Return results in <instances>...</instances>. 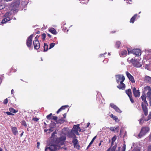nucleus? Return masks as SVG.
Segmentation results:
<instances>
[{
  "instance_id": "20",
  "label": "nucleus",
  "mask_w": 151,
  "mask_h": 151,
  "mask_svg": "<svg viewBox=\"0 0 151 151\" xmlns=\"http://www.w3.org/2000/svg\"><path fill=\"white\" fill-rule=\"evenodd\" d=\"M147 97L149 99V103L150 106H151V92H147Z\"/></svg>"
},
{
  "instance_id": "10",
  "label": "nucleus",
  "mask_w": 151,
  "mask_h": 151,
  "mask_svg": "<svg viewBox=\"0 0 151 151\" xmlns=\"http://www.w3.org/2000/svg\"><path fill=\"white\" fill-rule=\"evenodd\" d=\"M79 124L74 125L72 129V132H74L78 131L81 132V130L80 127H79Z\"/></svg>"
},
{
  "instance_id": "17",
  "label": "nucleus",
  "mask_w": 151,
  "mask_h": 151,
  "mask_svg": "<svg viewBox=\"0 0 151 151\" xmlns=\"http://www.w3.org/2000/svg\"><path fill=\"white\" fill-rule=\"evenodd\" d=\"M141 98L142 99V100L143 101V102L144 103L147 104V101L146 100V95L145 93H143L141 97Z\"/></svg>"
},
{
  "instance_id": "25",
  "label": "nucleus",
  "mask_w": 151,
  "mask_h": 151,
  "mask_svg": "<svg viewBox=\"0 0 151 151\" xmlns=\"http://www.w3.org/2000/svg\"><path fill=\"white\" fill-rule=\"evenodd\" d=\"M125 91L126 93L128 96H132V92L130 89H129L127 90H126Z\"/></svg>"
},
{
  "instance_id": "59",
  "label": "nucleus",
  "mask_w": 151,
  "mask_h": 151,
  "mask_svg": "<svg viewBox=\"0 0 151 151\" xmlns=\"http://www.w3.org/2000/svg\"><path fill=\"white\" fill-rule=\"evenodd\" d=\"M63 108V107H61L58 110L60 112V111L62 110V108Z\"/></svg>"
},
{
  "instance_id": "5",
  "label": "nucleus",
  "mask_w": 151,
  "mask_h": 151,
  "mask_svg": "<svg viewBox=\"0 0 151 151\" xmlns=\"http://www.w3.org/2000/svg\"><path fill=\"white\" fill-rule=\"evenodd\" d=\"M131 62L133 65L137 68H139L142 66V65L139 62V59L138 60H131Z\"/></svg>"
},
{
  "instance_id": "57",
  "label": "nucleus",
  "mask_w": 151,
  "mask_h": 151,
  "mask_svg": "<svg viewBox=\"0 0 151 151\" xmlns=\"http://www.w3.org/2000/svg\"><path fill=\"white\" fill-rule=\"evenodd\" d=\"M118 127H117L115 129H114L115 131H116V132H118Z\"/></svg>"
},
{
  "instance_id": "42",
  "label": "nucleus",
  "mask_w": 151,
  "mask_h": 151,
  "mask_svg": "<svg viewBox=\"0 0 151 151\" xmlns=\"http://www.w3.org/2000/svg\"><path fill=\"white\" fill-rule=\"evenodd\" d=\"M151 119V111L147 119H145V121H148Z\"/></svg>"
},
{
  "instance_id": "27",
  "label": "nucleus",
  "mask_w": 151,
  "mask_h": 151,
  "mask_svg": "<svg viewBox=\"0 0 151 151\" xmlns=\"http://www.w3.org/2000/svg\"><path fill=\"white\" fill-rule=\"evenodd\" d=\"M68 134V136L69 137H72L74 135V132H72V130L70 132H69Z\"/></svg>"
},
{
  "instance_id": "44",
  "label": "nucleus",
  "mask_w": 151,
  "mask_h": 151,
  "mask_svg": "<svg viewBox=\"0 0 151 151\" xmlns=\"http://www.w3.org/2000/svg\"><path fill=\"white\" fill-rule=\"evenodd\" d=\"M129 97L130 99V100L131 101V102L132 103H133L134 102V101L133 100V99H132V96H131Z\"/></svg>"
},
{
  "instance_id": "34",
  "label": "nucleus",
  "mask_w": 151,
  "mask_h": 151,
  "mask_svg": "<svg viewBox=\"0 0 151 151\" xmlns=\"http://www.w3.org/2000/svg\"><path fill=\"white\" fill-rule=\"evenodd\" d=\"M52 113L50 114L47 116V118L49 120L51 119L52 118Z\"/></svg>"
},
{
  "instance_id": "9",
  "label": "nucleus",
  "mask_w": 151,
  "mask_h": 151,
  "mask_svg": "<svg viewBox=\"0 0 151 151\" xmlns=\"http://www.w3.org/2000/svg\"><path fill=\"white\" fill-rule=\"evenodd\" d=\"M133 93L135 97H139L140 95V92L139 90H137L135 87H134L133 89Z\"/></svg>"
},
{
  "instance_id": "58",
  "label": "nucleus",
  "mask_w": 151,
  "mask_h": 151,
  "mask_svg": "<svg viewBox=\"0 0 151 151\" xmlns=\"http://www.w3.org/2000/svg\"><path fill=\"white\" fill-rule=\"evenodd\" d=\"M123 149L122 150V151H125V146L124 145L123 146Z\"/></svg>"
},
{
  "instance_id": "48",
  "label": "nucleus",
  "mask_w": 151,
  "mask_h": 151,
  "mask_svg": "<svg viewBox=\"0 0 151 151\" xmlns=\"http://www.w3.org/2000/svg\"><path fill=\"white\" fill-rule=\"evenodd\" d=\"M6 113L7 115H14L11 112H9V111L6 112Z\"/></svg>"
},
{
  "instance_id": "63",
  "label": "nucleus",
  "mask_w": 151,
  "mask_h": 151,
  "mask_svg": "<svg viewBox=\"0 0 151 151\" xmlns=\"http://www.w3.org/2000/svg\"><path fill=\"white\" fill-rule=\"evenodd\" d=\"M63 116H64V118H65L66 116V114L65 113L63 114Z\"/></svg>"
},
{
  "instance_id": "46",
  "label": "nucleus",
  "mask_w": 151,
  "mask_h": 151,
  "mask_svg": "<svg viewBox=\"0 0 151 151\" xmlns=\"http://www.w3.org/2000/svg\"><path fill=\"white\" fill-rule=\"evenodd\" d=\"M146 52L147 53H148L149 55H151V49L147 50Z\"/></svg>"
},
{
  "instance_id": "13",
  "label": "nucleus",
  "mask_w": 151,
  "mask_h": 151,
  "mask_svg": "<svg viewBox=\"0 0 151 151\" xmlns=\"http://www.w3.org/2000/svg\"><path fill=\"white\" fill-rule=\"evenodd\" d=\"M126 74L128 78L132 83H133L135 82V81L133 76H132L128 72L126 71Z\"/></svg>"
},
{
  "instance_id": "32",
  "label": "nucleus",
  "mask_w": 151,
  "mask_h": 151,
  "mask_svg": "<svg viewBox=\"0 0 151 151\" xmlns=\"http://www.w3.org/2000/svg\"><path fill=\"white\" fill-rule=\"evenodd\" d=\"M9 111H10V112H12L14 113H16L17 112V111H16L13 108H9Z\"/></svg>"
},
{
  "instance_id": "43",
  "label": "nucleus",
  "mask_w": 151,
  "mask_h": 151,
  "mask_svg": "<svg viewBox=\"0 0 151 151\" xmlns=\"http://www.w3.org/2000/svg\"><path fill=\"white\" fill-rule=\"evenodd\" d=\"M42 39L43 40H44L46 37V34L45 33H43L42 35Z\"/></svg>"
},
{
  "instance_id": "19",
  "label": "nucleus",
  "mask_w": 151,
  "mask_h": 151,
  "mask_svg": "<svg viewBox=\"0 0 151 151\" xmlns=\"http://www.w3.org/2000/svg\"><path fill=\"white\" fill-rule=\"evenodd\" d=\"M10 19L9 17H4V19L2 20L1 22V23L2 24H5L7 22L9 21L10 20Z\"/></svg>"
},
{
  "instance_id": "50",
  "label": "nucleus",
  "mask_w": 151,
  "mask_h": 151,
  "mask_svg": "<svg viewBox=\"0 0 151 151\" xmlns=\"http://www.w3.org/2000/svg\"><path fill=\"white\" fill-rule=\"evenodd\" d=\"M40 143L39 142H37V147L38 148H39V146L40 145Z\"/></svg>"
},
{
  "instance_id": "37",
  "label": "nucleus",
  "mask_w": 151,
  "mask_h": 151,
  "mask_svg": "<svg viewBox=\"0 0 151 151\" xmlns=\"http://www.w3.org/2000/svg\"><path fill=\"white\" fill-rule=\"evenodd\" d=\"M64 121H65V120L63 118H62L59 119L57 122L58 123H62Z\"/></svg>"
},
{
  "instance_id": "36",
  "label": "nucleus",
  "mask_w": 151,
  "mask_h": 151,
  "mask_svg": "<svg viewBox=\"0 0 151 151\" xmlns=\"http://www.w3.org/2000/svg\"><path fill=\"white\" fill-rule=\"evenodd\" d=\"M114 110L117 112L121 113L122 112V111H121L117 106L116 107Z\"/></svg>"
},
{
  "instance_id": "26",
  "label": "nucleus",
  "mask_w": 151,
  "mask_h": 151,
  "mask_svg": "<svg viewBox=\"0 0 151 151\" xmlns=\"http://www.w3.org/2000/svg\"><path fill=\"white\" fill-rule=\"evenodd\" d=\"M145 91H148V92H151V88L150 86H147L144 88Z\"/></svg>"
},
{
  "instance_id": "45",
  "label": "nucleus",
  "mask_w": 151,
  "mask_h": 151,
  "mask_svg": "<svg viewBox=\"0 0 151 151\" xmlns=\"http://www.w3.org/2000/svg\"><path fill=\"white\" fill-rule=\"evenodd\" d=\"M52 119L55 121H56L58 119V117L56 116H52Z\"/></svg>"
},
{
  "instance_id": "60",
  "label": "nucleus",
  "mask_w": 151,
  "mask_h": 151,
  "mask_svg": "<svg viewBox=\"0 0 151 151\" xmlns=\"http://www.w3.org/2000/svg\"><path fill=\"white\" fill-rule=\"evenodd\" d=\"M74 133L76 134L77 135H79V133L78 132V131H76V132H74Z\"/></svg>"
},
{
  "instance_id": "55",
  "label": "nucleus",
  "mask_w": 151,
  "mask_h": 151,
  "mask_svg": "<svg viewBox=\"0 0 151 151\" xmlns=\"http://www.w3.org/2000/svg\"><path fill=\"white\" fill-rule=\"evenodd\" d=\"M110 129L112 131H115V129H114V127H111L110 128Z\"/></svg>"
},
{
  "instance_id": "8",
  "label": "nucleus",
  "mask_w": 151,
  "mask_h": 151,
  "mask_svg": "<svg viewBox=\"0 0 151 151\" xmlns=\"http://www.w3.org/2000/svg\"><path fill=\"white\" fill-rule=\"evenodd\" d=\"M148 106V103H147L146 104L144 103L143 102L142 103V107L143 110L144 112V114L146 116L148 114L147 108V106Z\"/></svg>"
},
{
  "instance_id": "6",
  "label": "nucleus",
  "mask_w": 151,
  "mask_h": 151,
  "mask_svg": "<svg viewBox=\"0 0 151 151\" xmlns=\"http://www.w3.org/2000/svg\"><path fill=\"white\" fill-rule=\"evenodd\" d=\"M116 81L118 83L119 82H123L125 80V78L124 76L121 75H116Z\"/></svg>"
},
{
  "instance_id": "18",
  "label": "nucleus",
  "mask_w": 151,
  "mask_h": 151,
  "mask_svg": "<svg viewBox=\"0 0 151 151\" xmlns=\"http://www.w3.org/2000/svg\"><path fill=\"white\" fill-rule=\"evenodd\" d=\"M145 82L151 84V77L148 76H146L145 78Z\"/></svg>"
},
{
  "instance_id": "64",
  "label": "nucleus",
  "mask_w": 151,
  "mask_h": 151,
  "mask_svg": "<svg viewBox=\"0 0 151 151\" xmlns=\"http://www.w3.org/2000/svg\"><path fill=\"white\" fill-rule=\"evenodd\" d=\"M149 150L150 151H151V145L149 147Z\"/></svg>"
},
{
  "instance_id": "35",
  "label": "nucleus",
  "mask_w": 151,
  "mask_h": 151,
  "mask_svg": "<svg viewBox=\"0 0 151 151\" xmlns=\"http://www.w3.org/2000/svg\"><path fill=\"white\" fill-rule=\"evenodd\" d=\"M11 13L9 12H7L4 15V17H9V16L11 15Z\"/></svg>"
},
{
  "instance_id": "22",
  "label": "nucleus",
  "mask_w": 151,
  "mask_h": 151,
  "mask_svg": "<svg viewBox=\"0 0 151 151\" xmlns=\"http://www.w3.org/2000/svg\"><path fill=\"white\" fill-rule=\"evenodd\" d=\"M110 116L111 118H112L113 119L115 120L116 122H119V120L118 119V117L115 116L113 114H111Z\"/></svg>"
},
{
  "instance_id": "3",
  "label": "nucleus",
  "mask_w": 151,
  "mask_h": 151,
  "mask_svg": "<svg viewBox=\"0 0 151 151\" xmlns=\"http://www.w3.org/2000/svg\"><path fill=\"white\" fill-rule=\"evenodd\" d=\"M127 50L128 54L132 53L136 55L139 56L141 55V51L139 49H134L131 50L130 49H128Z\"/></svg>"
},
{
  "instance_id": "38",
  "label": "nucleus",
  "mask_w": 151,
  "mask_h": 151,
  "mask_svg": "<svg viewBox=\"0 0 151 151\" xmlns=\"http://www.w3.org/2000/svg\"><path fill=\"white\" fill-rule=\"evenodd\" d=\"M110 106L113 109H115L116 107L117 106L116 105H114V104L111 103L110 104Z\"/></svg>"
},
{
  "instance_id": "56",
  "label": "nucleus",
  "mask_w": 151,
  "mask_h": 151,
  "mask_svg": "<svg viewBox=\"0 0 151 151\" xmlns=\"http://www.w3.org/2000/svg\"><path fill=\"white\" fill-rule=\"evenodd\" d=\"M115 147H113L111 149V150H110V151H115Z\"/></svg>"
},
{
  "instance_id": "40",
  "label": "nucleus",
  "mask_w": 151,
  "mask_h": 151,
  "mask_svg": "<svg viewBox=\"0 0 151 151\" xmlns=\"http://www.w3.org/2000/svg\"><path fill=\"white\" fill-rule=\"evenodd\" d=\"M22 124L25 127H27V125L26 124V122L25 121H23L22 122Z\"/></svg>"
},
{
  "instance_id": "12",
  "label": "nucleus",
  "mask_w": 151,
  "mask_h": 151,
  "mask_svg": "<svg viewBox=\"0 0 151 151\" xmlns=\"http://www.w3.org/2000/svg\"><path fill=\"white\" fill-rule=\"evenodd\" d=\"M66 139V137L65 136H62L59 137L57 139V141L58 143H60L61 144L64 143V142Z\"/></svg>"
},
{
  "instance_id": "16",
  "label": "nucleus",
  "mask_w": 151,
  "mask_h": 151,
  "mask_svg": "<svg viewBox=\"0 0 151 151\" xmlns=\"http://www.w3.org/2000/svg\"><path fill=\"white\" fill-rule=\"evenodd\" d=\"M117 87L119 89H124L125 88V85L123 83V82H120V84Z\"/></svg>"
},
{
  "instance_id": "29",
  "label": "nucleus",
  "mask_w": 151,
  "mask_h": 151,
  "mask_svg": "<svg viewBox=\"0 0 151 151\" xmlns=\"http://www.w3.org/2000/svg\"><path fill=\"white\" fill-rule=\"evenodd\" d=\"M116 136H114L111 139L112 141H111V145L112 146L113 145L114 142L116 140Z\"/></svg>"
},
{
  "instance_id": "62",
  "label": "nucleus",
  "mask_w": 151,
  "mask_h": 151,
  "mask_svg": "<svg viewBox=\"0 0 151 151\" xmlns=\"http://www.w3.org/2000/svg\"><path fill=\"white\" fill-rule=\"evenodd\" d=\"M24 133V132L22 131V133H21V134H20V136L21 137H22Z\"/></svg>"
},
{
  "instance_id": "31",
  "label": "nucleus",
  "mask_w": 151,
  "mask_h": 151,
  "mask_svg": "<svg viewBox=\"0 0 151 151\" xmlns=\"http://www.w3.org/2000/svg\"><path fill=\"white\" fill-rule=\"evenodd\" d=\"M96 136H95L92 139L91 141L90 142V143H89V145L88 146V148L90 147L91 145L93 143L94 140L96 139Z\"/></svg>"
},
{
  "instance_id": "61",
  "label": "nucleus",
  "mask_w": 151,
  "mask_h": 151,
  "mask_svg": "<svg viewBox=\"0 0 151 151\" xmlns=\"http://www.w3.org/2000/svg\"><path fill=\"white\" fill-rule=\"evenodd\" d=\"M52 124L53 126H55V125L56 124L55 123L53 122V123H51V125Z\"/></svg>"
},
{
  "instance_id": "49",
  "label": "nucleus",
  "mask_w": 151,
  "mask_h": 151,
  "mask_svg": "<svg viewBox=\"0 0 151 151\" xmlns=\"http://www.w3.org/2000/svg\"><path fill=\"white\" fill-rule=\"evenodd\" d=\"M7 103H8L7 99H6L4 100V104H6Z\"/></svg>"
},
{
  "instance_id": "24",
  "label": "nucleus",
  "mask_w": 151,
  "mask_h": 151,
  "mask_svg": "<svg viewBox=\"0 0 151 151\" xmlns=\"http://www.w3.org/2000/svg\"><path fill=\"white\" fill-rule=\"evenodd\" d=\"M137 14H135L132 17L130 20V22L132 23H134L135 19L137 16Z\"/></svg>"
},
{
  "instance_id": "54",
  "label": "nucleus",
  "mask_w": 151,
  "mask_h": 151,
  "mask_svg": "<svg viewBox=\"0 0 151 151\" xmlns=\"http://www.w3.org/2000/svg\"><path fill=\"white\" fill-rule=\"evenodd\" d=\"M143 119H141L139 120V122L140 124H142V123Z\"/></svg>"
},
{
  "instance_id": "23",
  "label": "nucleus",
  "mask_w": 151,
  "mask_h": 151,
  "mask_svg": "<svg viewBox=\"0 0 151 151\" xmlns=\"http://www.w3.org/2000/svg\"><path fill=\"white\" fill-rule=\"evenodd\" d=\"M69 132V130L68 128H65L62 130V132L64 134H66Z\"/></svg>"
},
{
  "instance_id": "33",
  "label": "nucleus",
  "mask_w": 151,
  "mask_h": 151,
  "mask_svg": "<svg viewBox=\"0 0 151 151\" xmlns=\"http://www.w3.org/2000/svg\"><path fill=\"white\" fill-rule=\"evenodd\" d=\"M59 149H61L62 151H66L67 150V148L65 146L60 147V146Z\"/></svg>"
},
{
  "instance_id": "15",
  "label": "nucleus",
  "mask_w": 151,
  "mask_h": 151,
  "mask_svg": "<svg viewBox=\"0 0 151 151\" xmlns=\"http://www.w3.org/2000/svg\"><path fill=\"white\" fill-rule=\"evenodd\" d=\"M127 54V51L126 50H124L121 51L119 53L120 56L121 57H124Z\"/></svg>"
},
{
  "instance_id": "4",
  "label": "nucleus",
  "mask_w": 151,
  "mask_h": 151,
  "mask_svg": "<svg viewBox=\"0 0 151 151\" xmlns=\"http://www.w3.org/2000/svg\"><path fill=\"white\" fill-rule=\"evenodd\" d=\"M150 129L148 127H144L142 128L140 133L138 135L139 137L140 138L142 136L145 135V134L149 131Z\"/></svg>"
},
{
  "instance_id": "52",
  "label": "nucleus",
  "mask_w": 151,
  "mask_h": 151,
  "mask_svg": "<svg viewBox=\"0 0 151 151\" xmlns=\"http://www.w3.org/2000/svg\"><path fill=\"white\" fill-rule=\"evenodd\" d=\"M68 105H65L63 106L62 107H63V108H62V110L64 109L65 108L68 107Z\"/></svg>"
},
{
  "instance_id": "1",
  "label": "nucleus",
  "mask_w": 151,
  "mask_h": 151,
  "mask_svg": "<svg viewBox=\"0 0 151 151\" xmlns=\"http://www.w3.org/2000/svg\"><path fill=\"white\" fill-rule=\"evenodd\" d=\"M19 4L20 2L18 0L14 2L11 5V10L13 11L14 13L17 12Z\"/></svg>"
},
{
  "instance_id": "47",
  "label": "nucleus",
  "mask_w": 151,
  "mask_h": 151,
  "mask_svg": "<svg viewBox=\"0 0 151 151\" xmlns=\"http://www.w3.org/2000/svg\"><path fill=\"white\" fill-rule=\"evenodd\" d=\"M55 134H56V132H54L52 134V135L51 137V138H52L54 137V136H55Z\"/></svg>"
},
{
  "instance_id": "7",
  "label": "nucleus",
  "mask_w": 151,
  "mask_h": 151,
  "mask_svg": "<svg viewBox=\"0 0 151 151\" xmlns=\"http://www.w3.org/2000/svg\"><path fill=\"white\" fill-rule=\"evenodd\" d=\"M33 37V35H31L27 39L26 44L27 46L30 47L32 45V39Z\"/></svg>"
},
{
  "instance_id": "51",
  "label": "nucleus",
  "mask_w": 151,
  "mask_h": 151,
  "mask_svg": "<svg viewBox=\"0 0 151 151\" xmlns=\"http://www.w3.org/2000/svg\"><path fill=\"white\" fill-rule=\"evenodd\" d=\"M39 119L38 118H34L33 119V120L35 121V122H37V121Z\"/></svg>"
},
{
  "instance_id": "28",
  "label": "nucleus",
  "mask_w": 151,
  "mask_h": 151,
  "mask_svg": "<svg viewBox=\"0 0 151 151\" xmlns=\"http://www.w3.org/2000/svg\"><path fill=\"white\" fill-rule=\"evenodd\" d=\"M44 52H45L47 51L48 50V45H47V44L44 43Z\"/></svg>"
},
{
  "instance_id": "39",
  "label": "nucleus",
  "mask_w": 151,
  "mask_h": 151,
  "mask_svg": "<svg viewBox=\"0 0 151 151\" xmlns=\"http://www.w3.org/2000/svg\"><path fill=\"white\" fill-rule=\"evenodd\" d=\"M121 44V42L119 41H117L116 42V47H117L118 48H119L120 46V45Z\"/></svg>"
},
{
  "instance_id": "53",
  "label": "nucleus",
  "mask_w": 151,
  "mask_h": 151,
  "mask_svg": "<svg viewBox=\"0 0 151 151\" xmlns=\"http://www.w3.org/2000/svg\"><path fill=\"white\" fill-rule=\"evenodd\" d=\"M132 151H140V150L138 148H135Z\"/></svg>"
},
{
  "instance_id": "41",
  "label": "nucleus",
  "mask_w": 151,
  "mask_h": 151,
  "mask_svg": "<svg viewBox=\"0 0 151 151\" xmlns=\"http://www.w3.org/2000/svg\"><path fill=\"white\" fill-rule=\"evenodd\" d=\"M55 45V43H52L50 44V45L49 49H50L52 48Z\"/></svg>"
},
{
  "instance_id": "11",
  "label": "nucleus",
  "mask_w": 151,
  "mask_h": 151,
  "mask_svg": "<svg viewBox=\"0 0 151 151\" xmlns=\"http://www.w3.org/2000/svg\"><path fill=\"white\" fill-rule=\"evenodd\" d=\"M34 48L35 49L37 50L40 47V44L38 40H35L33 41Z\"/></svg>"
},
{
  "instance_id": "21",
  "label": "nucleus",
  "mask_w": 151,
  "mask_h": 151,
  "mask_svg": "<svg viewBox=\"0 0 151 151\" xmlns=\"http://www.w3.org/2000/svg\"><path fill=\"white\" fill-rule=\"evenodd\" d=\"M49 31L53 34L56 35L57 34V32L56 31L55 29L53 28H51L50 29H49Z\"/></svg>"
},
{
  "instance_id": "14",
  "label": "nucleus",
  "mask_w": 151,
  "mask_h": 151,
  "mask_svg": "<svg viewBox=\"0 0 151 151\" xmlns=\"http://www.w3.org/2000/svg\"><path fill=\"white\" fill-rule=\"evenodd\" d=\"M12 131L14 135H16L18 134V132L17 128L15 127H12Z\"/></svg>"
},
{
  "instance_id": "2",
  "label": "nucleus",
  "mask_w": 151,
  "mask_h": 151,
  "mask_svg": "<svg viewBox=\"0 0 151 151\" xmlns=\"http://www.w3.org/2000/svg\"><path fill=\"white\" fill-rule=\"evenodd\" d=\"M60 146L52 145H50L49 147H47L45 149V151H56L59 149Z\"/></svg>"
},
{
  "instance_id": "30",
  "label": "nucleus",
  "mask_w": 151,
  "mask_h": 151,
  "mask_svg": "<svg viewBox=\"0 0 151 151\" xmlns=\"http://www.w3.org/2000/svg\"><path fill=\"white\" fill-rule=\"evenodd\" d=\"M72 142L73 144L74 145V147H75V146L77 145L78 142V141L76 139H74L73 141Z\"/></svg>"
}]
</instances>
